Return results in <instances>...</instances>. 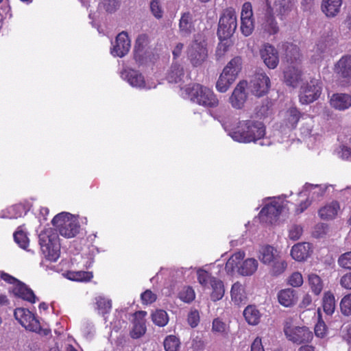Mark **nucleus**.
Returning a JSON list of instances; mask_svg holds the SVG:
<instances>
[{
	"label": "nucleus",
	"instance_id": "33",
	"mask_svg": "<svg viewBox=\"0 0 351 351\" xmlns=\"http://www.w3.org/2000/svg\"><path fill=\"white\" fill-rule=\"evenodd\" d=\"M258 261L254 258H247L238 267V272L242 276H251L258 268Z\"/></svg>",
	"mask_w": 351,
	"mask_h": 351
},
{
	"label": "nucleus",
	"instance_id": "58",
	"mask_svg": "<svg viewBox=\"0 0 351 351\" xmlns=\"http://www.w3.org/2000/svg\"><path fill=\"white\" fill-rule=\"evenodd\" d=\"M326 332V326L324 321L319 319L315 326V334L318 337H324Z\"/></svg>",
	"mask_w": 351,
	"mask_h": 351
},
{
	"label": "nucleus",
	"instance_id": "12",
	"mask_svg": "<svg viewBox=\"0 0 351 351\" xmlns=\"http://www.w3.org/2000/svg\"><path fill=\"white\" fill-rule=\"evenodd\" d=\"M282 208V202L279 197L269 198V202L266 204L260 212L262 221L273 223L276 221Z\"/></svg>",
	"mask_w": 351,
	"mask_h": 351
},
{
	"label": "nucleus",
	"instance_id": "56",
	"mask_svg": "<svg viewBox=\"0 0 351 351\" xmlns=\"http://www.w3.org/2000/svg\"><path fill=\"white\" fill-rule=\"evenodd\" d=\"M302 228L298 225H293L291 227L289 232V237L290 239L295 241L300 238L302 234Z\"/></svg>",
	"mask_w": 351,
	"mask_h": 351
},
{
	"label": "nucleus",
	"instance_id": "1",
	"mask_svg": "<svg viewBox=\"0 0 351 351\" xmlns=\"http://www.w3.org/2000/svg\"><path fill=\"white\" fill-rule=\"evenodd\" d=\"M223 127L234 141L243 143L261 140L265 134L263 124L252 120L239 121L233 128H228L226 125Z\"/></svg>",
	"mask_w": 351,
	"mask_h": 351
},
{
	"label": "nucleus",
	"instance_id": "4",
	"mask_svg": "<svg viewBox=\"0 0 351 351\" xmlns=\"http://www.w3.org/2000/svg\"><path fill=\"white\" fill-rule=\"evenodd\" d=\"M242 68V60L240 57L232 58L223 69L217 84L216 88L220 93L226 92L236 80Z\"/></svg>",
	"mask_w": 351,
	"mask_h": 351
},
{
	"label": "nucleus",
	"instance_id": "54",
	"mask_svg": "<svg viewBox=\"0 0 351 351\" xmlns=\"http://www.w3.org/2000/svg\"><path fill=\"white\" fill-rule=\"evenodd\" d=\"M328 231V226L324 223H317L313 229V236L315 238H321L325 236Z\"/></svg>",
	"mask_w": 351,
	"mask_h": 351
},
{
	"label": "nucleus",
	"instance_id": "59",
	"mask_svg": "<svg viewBox=\"0 0 351 351\" xmlns=\"http://www.w3.org/2000/svg\"><path fill=\"white\" fill-rule=\"evenodd\" d=\"M199 322V315L197 311H192L188 315V323L192 327H196Z\"/></svg>",
	"mask_w": 351,
	"mask_h": 351
},
{
	"label": "nucleus",
	"instance_id": "35",
	"mask_svg": "<svg viewBox=\"0 0 351 351\" xmlns=\"http://www.w3.org/2000/svg\"><path fill=\"white\" fill-rule=\"evenodd\" d=\"M212 284L209 285L212 288L210 298L213 301H218L221 300L225 293V289L223 282L221 280H213Z\"/></svg>",
	"mask_w": 351,
	"mask_h": 351
},
{
	"label": "nucleus",
	"instance_id": "50",
	"mask_svg": "<svg viewBox=\"0 0 351 351\" xmlns=\"http://www.w3.org/2000/svg\"><path fill=\"white\" fill-rule=\"evenodd\" d=\"M150 10L152 14L158 19L163 16V10L159 0H152L150 2Z\"/></svg>",
	"mask_w": 351,
	"mask_h": 351
},
{
	"label": "nucleus",
	"instance_id": "37",
	"mask_svg": "<svg viewBox=\"0 0 351 351\" xmlns=\"http://www.w3.org/2000/svg\"><path fill=\"white\" fill-rule=\"evenodd\" d=\"M308 282L312 292L316 295H319L324 287L321 278L315 274H310L308 276Z\"/></svg>",
	"mask_w": 351,
	"mask_h": 351
},
{
	"label": "nucleus",
	"instance_id": "25",
	"mask_svg": "<svg viewBox=\"0 0 351 351\" xmlns=\"http://www.w3.org/2000/svg\"><path fill=\"white\" fill-rule=\"evenodd\" d=\"M278 300L283 306L291 307L298 301L296 291L291 288L282 289L278 293Z\"/></svg>",
	"mask_w": 351,
	"mask_h": 351
},
{
	"label": "nucleus",
	"instance_id": "26",
	"mask_svg": "<svg viewBox=\"0 0 351 351\" xmlns=\"http://www.w3.org/2000/svg\"><path fill=\"white\" fill-rule=\"evenodd\" d=\"M280 256V252L271 245L263 246L259 250V260L265 265H271Z\"/></svg>",
	"mask_w": 351,
	"mask_h": 351
},
{
	"label": "nucleus",
	"instance_id": "43",
	"mask_svg": "<svg viewBox=\"0 0 351 351\" xmlns=\"http://www.w3.org/2000/svg\"><path fill=\"white\" fill-rule=\"evenodd\" d=\"M14 239L23 249H26L29 245V239L21 226L14 233Z\"/></svg>",
	"mask_w": 351,
	"mask_h": 351
},
{
	"label": "nucleus",
	"instance_id": "18",
	"mask_svg": "<svg viewBox=\"0 0 351 351\" xmlns=\"http://www.w3.org/2000/svg\"><path fill=\"white\" fill-rule=\"evenodd\" d=\"M131 47L130 40L126 32L119 33L116 37L115 44L111 50L114 56L123 57L130 51Z\"/></svg>",
	"mask_w": 351,
	"mask_h": 351
},
{
	"label": "nucleus",
	"instance_id": "38",
	"mask_svg": "<svg viewBox=\"0 0 351 351\" xmlns=\"http://www.w3.org/2000/svg\"><path fill=\"white\" fill-rule=\"evenodd\" d=\"M244 256L245 253L243 252H237L232 254L226 264L225 269L227 272H232L235 268L238 269V267H239V265L241 263Z\"/></svg>",
	"mask_w": 351,
	"mask_h": 351
},
{
	"label": "nucleus",
	"instance_id": "34",
	"mask_svg": "<svg viewBox=\"0 0 351 351\" xmlns=\"http://www.w3.org/2000/svg\"><path fill=\"white\" fill-rule=\"evenodd\" d=\"M322 307L324 311L328 315H331L335 310V298L333 293L330 291L324 293L322 298Z\"/></svg>",
	"mask_w": 351,
	"mask_h": 351
},
{
	"label": "nucleus",
	"instance_id": "23",
	"mask_svg": "<svg viewBox=\"0 0 351 351\" xmlns=\"http://www.w3.org/2000/svg\"><path fill=\"white\" fill-rule=\"evenodd\" d=\"M343 0H322L321 10L328 18L336 16L341 11Z\"/></svg>",
	"mask_w": 351,
	"mask_h": 351
},
{
	"label": "nucleus",
	"instance_id": "55",
	"mask_svg": "<svg viewBox=\"0 0 351 351\" xmlns=\"http://www.w3.org/2000/svg\"><path fill=\"white\" fill-rule=\"evenodd\" d=\"M338 263L343 268L351 269V252L341 254L338 259Z\"/></svg>",
	"mask_w": 351,
	"mask_h": 351
},
{
	"label": "nucleus",
	"instance_id": "3",
	"mask_svg": "<svg viewBox=\"0 0 351 351\" xmlns=\"http://www.w3.org/2000/svg\"><path fill=\"white\" fill-rule=\"evenodd\" d=\"M287 61L290 64L284 71V81L287 86L298 87L303 82L304 77L300 60V50L297 46L291 45L287 51Z\"/></svg>",
	"mask_w": 351,
	"mask_h": 351
},
{
	"label": "nucleus",
	"instance_id": "32",
	"mask_svg": "<svg viewBox=\"0 0 351 351\" xmlns=\"http://www.w3.org/2000/svg\"><path fill=\"white\" fill-rule=\"evenodd\" d=\"M184 77L183 67L178 64H173L167 75V80L170 83H178Z\"/></svg>",
	"mask_w": 351,
	"mask_h": 351
},
{
	"label": "nucleus",
	"instance_id": "24",
	"mask_svg": "<svg viewBox=\"0 0 351 351\" xmlns=\"http://www.w3.org/2000/svg\"><path fill=\"white\" fill-rule=\"evenodd\" d=\"M335 71L343 78L351 77V56H342L335 65Z\"/></svg>",
	"mask_w": 351,
	"mask_h": 351
},
{
	"label": "nucleus",
	"instance_id": "47",
	"mask_svg": "<svg viewBox=\"0 0 351 351\" xmlns=\"http://www.w3.org/2000/svg\"><path fill=\"white\" fill-rule=\"evenodd\" d=\"M340 309L343 315H351V293L345 295L341 300Z\"/></svg>",
	"mask_w": 351,
	"mask_h": 351
},
{
	"label": "nucleus",
	"instance_id": "30",
	"mask_svg": "<svg viewBox=\"0 0 351 351\" xmlns=\"http://www.w3.org/2000/svg\"><path fill=\"white\" fill-rule=\"evenodd\" d=\"M339 209V203L332 202L319 209V215L323 219H332L337 216Z\"/></svg>",
	"mask_w": 351,
	"mask_h": 351
},
{
	"label": "nucleus",
	"instance_id": "49",
	"mask_svg": "<svg viewBox=\"0 0 351 351\" xmlns=\"http://www.w3.org/2000/svg\"><path fill=\"white\" fill-rule=\"evenodd\" d=\"M304 282L303 277L299 271L291 274L287 279V283L292 287H300Z\"/></svg>",
	"mask_w": 351,
	"mask_h": 351
},
{
	"label": "nucleus",
	"instance_id": "29",
	"mask_svg": "<svg viewBox=\"0 0 351 351\" xmlns=\"http://www.w3.org/2000/svg\"><path fill=\"white\" fill-rule=\"evenodd\" d=\"M294 4V0H275L272 9L282 19L292 10Z\"/></svg>",
	"mask_w": 351,
	"mask_h": 351
},
{
	"label": "nucleus",
	"instance_id": "36",
	"mask_svg": "<svg viewBox=\"0 0 351 351\" xmlns=\"http://www.w3.org/2000/svg\"><path fill=\"white\" fill-rule=\"evenodd\" d=\"M231 298L237 304L245 302L246 294L243 286L241 283L235 282L233 284L231 289Z\"/></svg>",
	"mask_w": 351,
	"mask_h": 351
},
{
	"label": "nucleus",
	"instance_id": "41",
	"mask_svg": "<svg viewBox=\"0 0 351 351\" xmlns=\"http://www.w3.org/2000/svg\"><path fill=\"white\" fill-rule=\"evenodd\" d=\"M153 322L160 327L165 326L169 322V317L167 312L164 310H156L152 314Z\"/></svg>",
	"mask_w": 351,
	"mask_h": 351
},
{
	"label": "nucleus",
	"instance_id": "31",
	"mask_svg": "<svg viewBox=\"0 0 351 351\" xmlns=\"http://www.w3.org/2000/svg\"><path fill=\"white\" fill-rule=\"evenodd\" d=\"M243 316L249 324L256 326L260 322L262 315L256 306L249 305L245 308Z\"/></svg>",
	"mask_w": 351,
	"mask_h": 351
},
{
	"label": "nucleus",
	"instance_id": "28",
	"mask_svg": "<svg viewBox=\"0 0 351 351\" xmlns=\"http://www.w3.org/2000/svg\"><path fill=\"white\" fill-rule=\"evenodd\" d=\"M12 291L15 295L31 303H35L36 301V297L33 291L20 281H17Z\"/></svg>",
	"mask_w": 351,
	"mask_h": 351
},
{
	"label": "nucleus",
	"instance_id": "39",
	"mask_svg": "<svg viewBox=\"0 0 351 351\" xmlns=\"http://www.w3.org/2000/svg\"><path fill=\"white\" fill-rule=\"evenodd\" d=\"M66 277L73 281H89L93 277V275L90 271H69L66 274Z\"/></svg>",
	"mask_w": 351,
	"mask_h": 351
},
{
	"label": "nucleus",
	"instance_id": "17",
	"mask_svg": "<svg viewBox=\"0 0 351 351\" xmlns=\"http://www.w3.org/2000/svg\"><path fill=\"white\" fill-rule=\"evenodd\" d=\"M261 32L267 36L275 35L279 32L278 24L274 16L273 9L266 8L264 17L261 21Z\"/></svg>",
	"mask_w": 351,
	"mask_h": 351
},
{
	"label": "nucleus",
	"instance_id": "7",
	"mask_svg": "<svg viewBox=\"0 0 351 351\" xmlns=\"http://www.w3.org/2000/svg\"><path fill=\"white\" fill-rule=\"evenodd\" d=\"M237 27V14L234 8L224 9L219 17L217 35L220 40H226L233 35Z\"/></svg>",
	"mask_w": 351,
	"mask_h": 351
},
{
	"label": "nucleus",
	"instance_id": "22",
	"mask_svg": "<svg viewBox=\"0 0 351 351\" xmlns=\"http://www.w3.org/2000/svg\"><path fill=\"white\" fill-rule=\"evenodd\" d=\"M311 252V245L309 243H298L292 247L291 256L297 261H303L310 256Z\"/></svg>",
	"mask_w": 351,
	"mask_h": 351
},
{
	"label": "nucleus",
	"instance_id": "62",
	"mask_svg": "<svg viewBox=\"0 0 351 351\" xmlns=\"http://www.w3.org/2000/svg\"><path fill=\"white\" fill-rule=\"evenodd\" d=\"M340 285L345 289H351V272L341 277Z\"/></svg>",
	"mask_w": 351,
	"mask_h": 351
},
{
	"label": "nucleus",
	"instance_id": "6",
	"mask_svg": "<svg viewBox=\"0 0 351 351\" xmlns=\"http://www.w3.org/2000/svg\"><path fill=\"white\" fill-rule=\"evenodd\" d=\"M39 244L48 259L56 261L60 256V244L58 236L51 228L42 231L38 236Z\"/></svg>",
	"mask_w": 351,
	"mask_h": 351
},
{
	"label": "nucleus",
	"instance_id": "46",
	"mask_svg": "<svg viewBox=\"0 0 351 351\" xmlns=\"http://www.w3.org/2000/svg\"><path fill=\"white\" fill-rule=\"evenodd\" d=\"M179 346L180 341L176 336L169 335L164 341L165 351H177Z\"/></svg>",
	"mask_w": 351,
	"mask_h": 351
},
{
	"label": "nucleus",
	"instance_id": "11",
	"mask_svg": "<svg viewBox=\"0 0 351 351\" xmlns=\"http://www.w3.org/2000/svg\"><path fill=\"white\" fill-rule=\"evenodd\" d=\"M322 92L321 82L316 79L311 80L305 85L302 86L300 92V101L302 104H308L317 99Z\"/></svg>",
	"mask_w": 351,
	"mask_h": 351
},
{
	"label": "nucleus",
	"instance_id": "15",
	"mask_svg": "<svg viewBox=\"0 0 351 351\" xmlns=\"http://www.w3.org/2000/svg\"><path fill=\"white\" fill-rule=\"evenodd\" d=\"M260 56L265 66L274 69L279 63V53L274 46L269 43L264 44L260 49Z\"/></svg>",
	"mask_w": 351,
	"mask_h": 351
},
{
	"label": "nucleus",
	"instance_id": "5",
	"mask_svg": "<svg viewBox=\"0 0 351 351\" xmlns=\"http://www.w3.org/2000/svg\"><path fill=\"white\" fill-rule=\"evenodd\" d=\"M51 222L56 230L64 237L72 238L79 232L77 219L69 213L62 212L56 215Z\"/></svg>",
	"mask_w": 351,
	"mask_h": 351
},
{
	"label": "nucleus",
	"instance_id": "27",
	"mask_svg": "<svg viewBox=\"0 0 351 351\" xmlns=\"http://www.w3.org/2000/svg\"><path fill=\"white\" fill-rule=\"evenodd\" d=\"M193 16L189 12L182 14L179 22V32L182 36H189L194 31Z\"/></svg>",
	"mask_w": 351,
	"mask_h": 351
},
{
	"label": "nucleus",
	"instance_id": "9",
	"mask_svg": "<svg viewBox=\"0 0 351 351\" xmlns=\"http://www.w3.org/2000/svg\"><path fill=\"white\" fill-rule=\"evenodd\" d=\"M283 331L287 339L296 344L308 343L313 338V334L308 328L295 326L291 319L285 321Z\"/></svg>",
	"mask_w": 351,
	"mask_h": 351
},
{
	"label": "nucleus",
	"instance_id": "44",
	"mask_svg": "<svg viewBox=\"0 0 351 351\" xmlns=\"http://www.w3.org/2000/svg\"><path fill=\"white\" fill-rule=\"evenodd\" d=\"M95 302L97 309L102 314L108 313L112 308L111 300L105 298L104 296H97L95 298Z\"/></svg>",
	"mask_w": 351,
	"mask_h": 351
},
{
	"label": "nucleus",
	"instance_id": "40",
	"mask_svg": "<svg viewBox=\"0 0 351 351\" xmlns=\"http://www.w3.org/2000/svg\"><path fill=\"white\" fill-rule=\"evenodd\" d=\"M269 265L271 266L270 272L272 275L278 276L285 271L287 267V261L280 256Z\"/></svg>",
	"mask_w": 351,
	"mask_h": 351
},
{
	"label": "nucleus",
	"instance_id": "61",
	"mask_svg": "<svg viewBox=\"0 0 351 351\" xmlns=\"http://www.w3.org/2000/svg\"><path fill=\"white\" fill-rule=\"evenodd\" d=\"M312 306V298L308 294H305L300 302L299 307L301 309H310L311 306Z\"/></svg>",
	"mask_w": 351,
	"mask_h": 351
},
{
	"label": "nucleus",
	"instance_id": "45",
	"mask_svg": "<svg viewBox=\"0 0 351 351\" xmlns=\"http://www.w3.org/2000/svg\"><path fill=\"white\" fill-rule=\"evenodd\" d=\"M23 208L21 205H13L3 211L2 217L9 219H16L21 217L23 214Z\"/></svg>",
	"mask_w": 351,
	"mask_h": 351
},
{
	"label": "nucleus",
	"instance_id": "21",
	"mask_svg": "<svg viewBox=\"0 0 351 351\" xmlns=\"http://www.w3.org/2000/svg\"><path fill=\"white\" fill-rule=\"evenodd\" d=\"M146 315L145 311H138L135 314L133 328L130 332V335L133 339H138L145 333L146 326L144 318Z\"/></svg>",
	"mask_w": 351,
	"mask_h": 351
},
{
	"label": "nucleus",
	"instance_id": "42",
	"mask_svg": "<svg viewBox=\"0 0 351 351\" xmlns=\"http://www.w3.org/2000/svg\"><path fill=\"white\" fill-rule=\"evenodd\" d=\"M197 275L198 282L205 288H208L209 285L212 284L213 280L217 279L207 271L202 269L197 270Z\"/></svg>",
	"mask_w": 351,
	"mask_h": 351
},
{
	"label": "nucleus",
	"instance_id": "20",
	"mask_svg": "<svg viewBox=\"0 0 351 351\" xmlns=\"http://www.w3.org/2000/svg\"><path fill=\"white\" fill-rule=\"evenodd\" d=\"M330 106L335 110L343 111L351 107V95L347 93H335L330 99Z\"/></svg>",
	"mask_w": 351,
	"mask_h": 351
},
{
	"label": "nucleus",
	"instance_id": "19",
	"mask_svg": "<svg viewBox=\"0 0 351 351\" xmlns=\"http://www.w3.org/2000/svg\"><path fill=\"white\" fill-rule=\"evenodd\" d=\"M246 86L247 82L245 81H241L234 88L229 98V101L232 108L241 109L243 107L247 99V95L245 93Z\"/></svg>",
	"mask_w": 351,
	"mask_h": 351
},
{
	"label": "nucleus",
	"instance_id": "64",
	"mask_svg": "<svg viewBox=\"0 0 351 351\" xmlns=\"http://www.w3.org/2000/svg\"><path fill=\"white\" fill-rule=\"evenodd\" d=\"M251 351H265L261 339L256 337L252 343Z\"/></svg>",
	"mask_w": 351,
	"mask_h": 351
},
{
	"label": "nucleus",
	"instance_id": "60",
	"mask_svg": "<svg viewBox=\"0 0 351 351\" xmlns=\"http://www.w3.org/2000/svg\"><path fill=\"white\" fill-rule=\"evenodd\" d=\"M212 330L213 332L222 333L226 330V324L219 319H215L213 322Z\"/></svg>",
	"mask_w": 351,
	"mask_h": 351
},
{
	"label": "nucleus",
	"instance_id": "57",
	"mask_svg": "<svg viewBox=\"0 0 351 351\" xmlns=\"http://www.w3.org/2000/svg\"><path fill=\"white\" fill-rule=\"evenodd\" d=\"M142 302L145 304H152L156 300V295L150 290H146L141 295Z\"/></svg>",
	"mask_w": 351,
	"mask_h": 351
},
{
	"label": "nucleus",
	"instance_id": "16",
	"mask_svg": "<svg viewBox=\"0 0 351 351\" xmlns=\"http://www.w3.org/2000/svg\"><path fill=\"white\" fill-rule=\"evenodd\" d=\"M121 77L133 87L146 89L156 87V85L147 84L142 74L134 69H125L121 72Z\"/></svg>",
	"mask_w": 351,
	"mask_h": 351
},
{
	"label": "nucleus",
	"instance_id": "14",
	"mask_svg": "<svg viewBox=\"0 0 351 351\" xmlns=\"http://www.w3.org/2000/svg\"><path fill=\"white\" fill-rule=\"evenodd\" d=\"M254 29L252 7L250 2H245L241 12V31L245 36H250Z\"/></svg>",
	"mask_w": 351,
	"mask_h": 351
},
{
	"label": "nucleus",
	"instance_id": "2",
	"mask_svg": "<svg viewBox=\"0 0 351 351\" xmlns=\"http://www.w3.org/2000/svg\"><path fill=\"white\" fill-rule=\"evenodd\" d=\"M182 95L206 108H214L219 105V99L214 92L199 84H194L184 88Z\"/></svg>",
	"mask_w": 351,
	"mask_h": 351
},
{
	"label": "nucleus",
	"instance_id": "52",
	"mask_svg": "<svg viewBox=\"0 0 351 351\" xmlns=\"http://www.w3.org/2000/svg\"><path fill=\"white\" fill-rule=\"evenodd\" d=\"M287 120L291 127H295L300 117V112L295 108H291L287 112Z\"/></svg>",
	"mask_w": 351,
	"mask_h": 351
},
{
	"label": "nucleus",
	"instance_id": "48",
	"mask_svg": "<svg viewBox=\"0 0 351 351\" xmlns=\"http://www.w3.org/2000/svg\"><path fill=\"white\" fill-rule=\"evenodd\" d=\"M195 297L194 290L190 287H185L179 293V298L184 302L189 303L192 302Z\"/></svg>",
	"mask_w": 351,
	"mask_h": 351
},
{
	"label": "nucleus",
	"instance_id": "8",
	"mask_svg": "<svg viewBox=\"0 0 351 351\" xmlns=\"http://www.w3.org/2000/svg\"><path fill=\"white\" fill-rule=\"evenodd\" d=\"M14 317L16 319L25 329L38 333L42 336H47L51 330L48 328H42L39 321L27 309L18 308L14 311Z\"/></svg>",
	"mask_w": 351,
	"mask_h": 351
},
{
	"label": "nucleus",
	"instance_id": "13",
	"mask_svg": "<svg viewBox=\"0 0 351 351\" xmlns=\"http://www.w3.org/2000/svg\"><path fill=\"white\" fill-rule=\"evenodd\" d=\"M270 87V80L264 72L256 73L250 82L249 88L252 93L257 97L265 95Z\"/></svg>",
	"mask_w": 351,
	"mask_h": 351
},
{
	"label": "nucleus",
	"instance_id": "10",
	"mask_svg": "<svg viewBox=\"0 0 351 351\" xmlns=\"http://www.w3.org/2000/svg\"><path fill=\"white\" fill-rule=\"evenodd\" d=\"M206 42L201 37L197 36L188 49V57L193 66L202 64L207 58Z\"/></svg>",
	"mask_w": 351,
	"mask_h": 351
},
{
	"label": "nucleus",
	"instance_id": "63",
	"mask_svg": "<svg viewBox=\"0 0 351 351\" xmlns=\"http://www.w3.org/2000/svg\"><path fill=\"white\" fill-rule=\"evenodd\" d=\"M341 158L344 160H351V148L347 146H343L341 152L339 153Z\"/></svg>",
	"mask_w": 351,
	"mask_h": 351
},
{
	"label": "nucleus",
	"instance_id": "53",
	"mask_svg": "<svg viewBox=\"0 0 351 351\" xmlns=\"http://www.w3.org/2000/svg\"><path fill=\"white\" fill-rule=\"evenodd\" d=\"M305 187L309 191L310 193L312 194L313 197H314L315 195L317 197L322 196L327 189L326 185L306 184Z\"/></svg>",
	"mask_w": 351,
	"mask_h": 351
},
{
	"label": "nucleus",
	"instance_id": "51",
	"mask_svg": "<svg viewBox=\"0 0 351 351\" xmlns=\"http://www.w3.org/2000/svg\"><path fill=\"white\" fill-rule=\"evenodd\" d=\"M119 7L118 0H103L99 4V8H103L107 12H114Z\"/></svg>",
	"mask_w": 351,
	"mask_h": 351
}]
</instances>
